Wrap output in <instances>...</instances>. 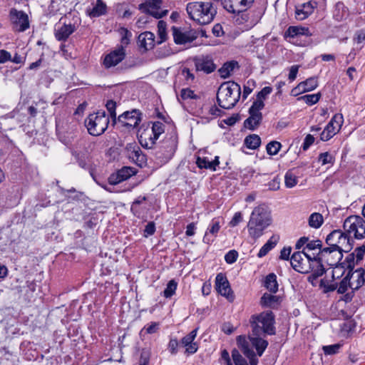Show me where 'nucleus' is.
I'll list each match as a JSON object with an SVG mask.
<instances>
[{
	"label": "nucleus",
	"instance_id": "1",
	"mask_svg": "<svg viewBox=\"0 0 365 365\" xmlns=\"http://www.w3.org/2000/svg\"><path fill=\"white\" fill-rule=\"evenodd\" d=\"M275 318L272 311L262 312L259 314H253L250 317V324L252 327V334L249 336V340L252 347L255 348L257 354L261 356L268 346V341L261 337L264 334L274 335L276 329L274 327Z\"/></svg>",
	"mask_w": 365,
	"mask_h": 365
},
{
	"label": "nucleus",
	"instance_id": "2",
	"mask_svg": "<svg viewBox=\"0 0 365 365\" xmlns=\"http://www.w3.org/2000/svg\"><path fill=\"white\" fill-rule=\"evenodd\" d=\"M291 265L298 272L307 274L312 272L314 279L322 276L325 269L317 260V256L312 257L307 252L302 250L295 252L291 257Z\"/></svg>",
	"mask_w": 365,
	"mask_h": 365
},
{
	"label": "nucleus",
	"instance_id": "3",
	"mask_svg": "<svg viewBox=\"0 0 365 365\" xmlns=\"http://www.w3.org/2000/svg\"><path fill=\"white\" fill-rule=\"evenodd\" d=\"M217 6L207 1H192L186 6L187 13L192 20L200 25L210 24L217 14Z\"/></svg>",
	"mask_w": 365,
	"mask_h": 365
},
{
	"label": "nucleus",
	"instance_id": "4",
	"mask_svg": "<svg viewBox=\"0 0 365 365\" xmlns=\"http://www.w3.org/2000/svg\"><path fill=\"white\" fill-rule=\"evenodd\" d=\"M271 222L270 212L267 208L264 206L256 207L252 212L247 224L250 236L253 239L259 238Z\"/></svg>",
	"mask_w": 365,
	"mask_h": 365
},
{
	"label": "nucleus",
	"instance_id": "5",
	"mask_svg": "<svg viewBox=\"0 0 365 365\" xmlns=\"http://www.w3.org/2000/svg\"><path fill=\"white\" fill-rule=\"evenodd\" d=\"M241 94V88L234 81L222 83L217 93L218 105L224 109H231L238 102Z\"/></svg>",
	"mask_w": 365,
	"mask_h": 365
},
{
	"label": "nucleus",
	"instance_id": "6",
	"mask_svg": "<svg viewBox=\"0 0 365 365\" xmlns=\"http://www.w3.org/2000/svg\"><path fill=\"white\" fill-rule=\"evenodd\" d=\"M109 118L103 110L90 114L85 120V125L89 134L93 136L102 135L107 129Z\"/></svg>",
	"mask_w": 365,
	"mask_h": 365
},
{
	"label": "nucleus",
	"instance_id": "7",
	"mask_svg": "<svg viewBox=\"0 0 365 365\" xmlns=\"http://www.w3.org/2000/svg\"><path fill=\"white\" fill-rule=\"evenodd\" d=\"M351 241L348 234L340 230H333L326 238V243L329 247L337 249L341 252H348L352 249Z\"/></svg>",
	"mask_w": 365,
	"mask_h": 365
},
{
	"label": "nucleus",
	"instance_id": "8",
	"mask_svg": "<svg viewBox=\"0 0 365 365\" xmlns=\"http://www.w3.org/2000/svg\"><path fill=\"white\" fill-rule=\"evenodd\" d=\"M344 231L356 239L365 237V220L360 216L351 215L347 217L343 225Z\"/></svg>",
	"mask_w": 365,
	"mask_h": 365
},
{
	"label": "nucleus",
	"instance_id": "9",
	"mask_svg": "<svg viewBox=\"0 0 365 365\" xmlns=\"http://www.w3.org/2000/svg\"><path fill=\"white\" fill-rule=\"evenodd\" d=\"M141 120L142 113L139 110L133 109L132 110L125 111L120 115L115 124L120 128L130 130L136 128Z\"/></svg>",
	"mask_w": 365,
	"mask_h": 365
},
{
	"label": "nucleus",
	"instance_id": "10",
	"mask_svg": "<svg viewBox=\"0 0 365 365\" xmlns=\"http://www.w3.org/2000/svg\"><path fill=\"white\" fill-rule=\"evenodd\" d=\"M317 260L324 267V263L330 267H334L341 260L343 255L339 250L329 247L319 250L316 255Z\"/></svg>",
	"mask_w": 365,
	"mask_h": 365
},
{
	"label": "nucleus",
	"instance_id": "11",
	"mask_svg": "<svg viewBox=\"0 0 365 365\" xmlns=\"http://www.w3.org/2000/svg\"><path fill=\"white\" fill-rule=\"evenodd\" d=\"M162 4L163 0H145L144 3L138 6V9L143 13L159 19L166 16L168 13L167 9H162Z\"/></svg>",
	"mask_w": 365,
	"mask_h": 365
},
{
	"label": "nucleus",
	"instance_id": "12",
	"mask_svg": "<svg viewBox=\"0 0 365 365\" xmlns=\"http://www.w3.org/2000/svg\"><path fill=\"white\" fill-rule=\"evenodd\" d=\"M344 122L342 114H335L320 134L322 141H327L335 135L340 130Z\"/></svg>",
	"mask_w": 365,
	"mask_h": 365
},
{
	"label": "nucleus",
	"instance_id": "13",
	"mask_svg": "<svg viewBox=\"0 0 365 365\" xmlns=\"http://www.w3.org/2000/svg\"><path fill=\"white\" fill-rule=\"evenodd\" d=\"M125 48L123 46H117L106 54L103 61V66L106 68H110L119 64L125 58Z\"/></svg>",
	"mask_w": 365,
	"mask_h": 365
},
{
	"label": "nucleus",
	"instance_id": "14",
	"mask_svg": "<svg viewBox=\"0 0 365 365\" xmlns=\"http://www.w3.org/2000/svg\"><path fill=\"white\" fill-rule=\"evenodd\" d=\"M225 9L230 13L246 11L250 7L254 0H220Z\"/></svg>",
	"mask_w": 365,
	"mask_h": 365
},
{
	"label": "nucleus",
	"instance_id": "15",
	"mask_svg": "<svg viewBox=\"0 0 365 365\" xmlns=\"http://www.w3.org/2000/svg\"><path fill=\"white\" fill-rule=\"evenodd\" d=\"M215 287L217 292L222 295L225 297L230 301L234 299V295L231 290L230 283L225 274L219 273L215 278Z\"/></svg>",
	"mask_w": 365,
	"mask_h": 365
},
{
	"label": "nucleus",
	"instance_id": "16",
	"mask_svg": "<svg viewBox=\"0 0 365 365\" xmlns=\"http://www.w3.org/2000/svg\"><path fill=\"white\" fill-rule=\"evenodd\" d=\"M237 344L242 353L249 359L250 365H257L258 359L257 354L250 347V342L245 336H238L237 337Z\"/></svg>",
	"mask_w": 365,
	"mask_h": 365
},
{
	"label": "nucleus",
	"instance_id": "17",
	"mask_svg": "<svg viewBox=\"0 0 365 365\" xmlns=\"http://www.w3.org/2000/svg\"><path fill=\"white\" fill-rule=\"evenodd\" d=\"M126 150L130 159L140 167H143L146 163V156L141 149L135 143H130L126 146Z\"/></svg>",
	"mask_w": 365,
	"mask_h": 365
},
{
	"label": "nucleus",
	"instance_id": "18",
	"mask_svg": "<svg viewBox=\"0 0 365 365\" xmlns=\"http://www.w3.org/2000/svg\"><path fill=\"white\" fill-rule=\"evenodd\" d=\"M154 135L150 125L145 128L141 127L138 130V138L140 145L146 148H152L156 142V139L153 138Z\"/></svg>",
	"mask_w": 365,
	"mask_h": 365
},
{
	"label": "nucleus",
	"instance_id": "19",
	"mask_svg": "<svg viewBox=\"0 0 365 365\" xmlns=\"http://www.w3.org/2000/svg\"><path fill=\"white\" fill-rule=\"evenodd\" d=\"M174 41L177 44H185L190 43L197 38L195 32L183 31L181 29L175 26L172 27Z\"/></svg>",
	"mask_w": 365,
	"mask_h": 365
},
{
	"label": "nucleus",
	"instance_id": "20",
	"mask_svg": "<svg viewBox=\"0 0 365 365\" xmlns=\"http://www.w3.org/2000/svg\"><path fill=\"white\" fill-rule=\"evenodd\" d=\"M194 61L196 70L203 71L205 73H210L217 68L212 57L209 56L196 58Z\"/></svg>",
	"mask_w": 365,
	"mask_h": 365
},
{
	"label": "nucleus",
	"instance_id": "21",
	"mask_svg": "<svg viewBox=\"0 0 365 365\" xmlns=\"http://www.w3.org/2000/svg\"><path fill=\"white\" fill-rule=\"evenodd\" d=\"M10 15L14 24L19 26V31H24L29 27L28 15L25 12L13 9L10 11Z\"/></svg>",
	"mask_w": 365,
	"mask_h": 365
},
{
	"label": "nucleus",
	"instance_id": "22",
	"mask_svg": "<svg viewBox=\"0 0 365 365\" xmlns=\"http://www.w3.org/2000/svg\"><path fill=\"white\" fill-rule=\"evenodd\" d=\"M220 227L221 225L220 221L218 220L213 219L205 233L202 239L203 242L207 245L212 244L217 237Z\"/></svg>",
	"mask_w": 365,
	"mask_h": 365
},
{
	"label": "nucleus",
	"instance_id": "23",
	"mask_svg": "<svg viewBox=\"0 0 365 365\" xmlns=\"http://www.w3.org/2000/svg\"><path fill=\"white\" fill-rule=\"evenodd\" d=\"M76 30V28L74 24H63L55 28L54 36L58 41H66Z\"/></svg>",
	"mask_w": 365,
	"mask_h": 365
},
{
	"label": "nucleus",
	"instance_id": "24",
	"mask_svg": "<svg viewBox=\"0 0 365 365\" xmlns=\"http://www.w3.org/2000/svg\"><path fill=\"white\" fill-rule=\"evenodd\" d=\"M316 4V2L309 1L297 6L295 11L296 19L300 21L307 19L312 14Z\"/></svg>",
	"mask_w": 365,
	"mask_h": 365
},
{
	"label": "nucleus",
	"instance_id": "25",
	"mask_svg": "<svg viewBox=\"0 0 365 365\" xmlns=\"http://www.w3.org/2000/svg\"><path fill=\"white\" fill-rule=\"evenodd\" d=\"M222 113V110L218 108L215 105L203 104V107L201 110L202 118L205 120V122H210L212 119L220 116Z\"/></svg>",
	"mask_w": 365,
	"mask_h": 365
},
{
	"label": "nucleus",
	"instance_id": "26",
	"mask_svg": "<svg viewBox=\"0 0 365 365\" xmlns=\"http://www.w3.org/2000/svg\"><path fill=\"white\" fill-rule=\"evenodd\" d=\"M155 36L152 32L145 31L138 36V43L140 48L145 51H148L153 48L155 45Z\"/></svg>",
	"mask_w": 365,
	"mask_h": 365
},
{
	"label": "nucleus",
	"instance_id": "27",
	"mask_svg": "<svg viewBox=\"0 0 365 365\" xmlns=\"http://www.w3.org/2000/svg\"><path fill=\"white\" fill-rule=\"evenodd\" d=\"M300 35L309 36L312 35V33L307 27L297 26H289L285 32L286 37L294 38Z\"/></svg>",
	"mask_w": 365,
	"mask_h": 365
},
{
	"label": "nucleus",
	"instance_id": "28",
	"mask_svg": "<svg viewBox=\"0 0 365 365\" xmlns=\"http://www.w3.org/2000/svg\"><path fill=\"white\" fill-rule=\"evenodd\" d=\"M278 236H272L259 250L257 254L258 257H264L272 249H273L276 246V245L278 242Z\"/></svg>",
	"mask_w": 365,
	"mask_h": 365
},
{
	"label": "nucleus",
	"instance_id": "29",
	"mask_svg": "<svg viewBox=\"0 0 365 365\" xmlns=\"http://www.w3.org/2000/svg\"><path fill=\"white\" fill-rule=\"evenodd\" d=\"M317 86V78L315 77H311L306 81L299 83L297 88L302 92H308L316 88Z\"/></svg>",
	"mask_w": 365,
	"mask_h": 365
},
{
	"label": "nucleus",
	"instance_id": "30",
	"mask_svg": "<svg viewBox=\"0 0 365 365\" xmlns=\"http://www.w3.org/2000/svg\"><path fill=\"white\" fill-rule=\"evenodd\" d=\"M196 163L200 168L210 169L212 170H215L216 167L220 163L218 157H215V159L212 161H209L206 158H197Z\"/></svg>",
	"mask_w": 365,
	"mask_h": 365
},
{
	"label": "nucleus",
	"instance_id": "31",
	"mask_svg": "<svg viewBox=\"0 0 365 365\" xmlns=\"http://www.w3.org/2000/svg\"><path fill=\"white\" fill-rule=\"evenodd\" d=\"M237 66L238 63L237 61L227 62L218 70V72L222 78H227Z\"/></svg>",
	"mask_w": 365,
	"mask_h": 365
},
{
	"label": "nucleus",
	"instance_id": "32",
	"mask_svg": "<svg viewBox=\"0 0 365 365\" xmlns=\"http://www.w3.org/2000/svg\"><path fill=\"white\" fill-rule=\"evenodd\" d=\"M106 12V5L103 0H97L96 5L88 12L91 17H98L105 14Z\"/></svg>",
	"mask_w": 365,
	"mask_h": 365
},
{
	"label": "nucleus",
	"instance_id": "33",
	"mask_svg": "<svg viewBox=\"0 0 365 365\" xmlns=\"http://www.w3.org/2000/svg\"><path fill=\"white\" fill-rule=\"evenodd\" d=\"M351 278L356 279V281H354L355 287H353V289H358L365 282V271L363 269H356L351 274Z\"/></svg>",
	"mask_w": 365,
	"mask_h": 365
},
{
	"label": "nucleus",
	"instance_id": "34",
	"mask_svg": "<svg viewBox=\"0 0 365 365\" xmlns=\"http://www.w3.org/2000/svg\"><path fill=\"white\" fill-rule=\"evenodd\" d=\"M324 222V217L319 212H313L308 218L309 226L312 228L318 229Z\"/></svg>",
	"mask_w": 365,
	"mask_h": 365
},
{
	"label": "nucleus",
	"instance_id": "35",
	"mask_svg": "<svg viewBox=\"0 0 365 365\" xmlns=\"http://www.w3.org/2000/svg\"><path fill=\"white\" fill-rule=\"evenodd\" d=\"M350 272L340 282L339 285H337V292L339 294H344L347 290L348 288H351L353 289V287L354 286V282L351 281Z\"/></svg>",
	"mask_w": 365,
	"mask_h": 365
},
{
	"label": "nucleus",
	"instance_id": "36",
	"mask_svg": "<svg viewBox=\"0 0 365 365\" xmlns=\"http://www.w3.org/2000/svg\"><path fill=\"white\" fill-rule=\"evenodd\" d=\"M262 120V115H250V117L245 120V127L254 130L259 126Z\"/></svg>",
	"mask_w": 365,
	"mask_h": 365
},
{
	"label": "nucleus",
	"instance_id": "37",
	"mask_svg": "<svg viewBox=\"0 0 365 365\" xmlns=\"http://www.w3.org/2000/svg\"><path fill=\"white\" fill-rule=\"evenodd\" d=\"M277 296L265 293L261 297L260 304L264 307H274L277 304Z\"/></svg>",
	"mask_w": 365,
	"mask_h": 365
},
{
	"label": "nucleus",
	"instance_id": "38",
	"mask_svg": "<svg viewBox=\"0 0 365 365\" xmlns=\"http://www.w3.org/2000/svg\"><path fill=\"white\" fill-rule=\"evenodd\" d=\"M261 143L260 138L255 134L250 135L245 139V145L250 149L255 150L257 148Z\"/></svg>",
	"mask_w": 365,
	"mask_h": 365
},
{
	"label": "nucleus",
	"instance_id": "39",
	"mask_svg": "<svg viewBox=\"0 0 365 365\" xmlns=\"http://www.w3.org/2000/svg\"><path fill=\"white\" fill-rule=\"evenodd\" d=\"M265 287L271 292L275 293L278 290L277 277L274 274L272 273L267 276L265 279Z\"/></svg>",
	"mask_w": 365,
	"mask_h": 365
},
{
	"label": "nucleus",
	"instance_id": "40",
	"mask_svg": "<svg viewBox=\"0 0 365 365\" xmlns=\"http://www.w3.org/2000/svg\"><path fill=\"white\" fill-rule=\"evenodd\" d=\"M76 159L80 167L86 170H90L91 157L88 154L78 153Z\"/></svg>",
	"mask_w": 365,
	"mask_h": 365
},
{
	"label": "nucleus",
	"instance_id": "41",
	"mask_svg": "<svg viewBox=\"0 0 365 365\" xmlns=\"http://www.w3.org/2000/svg\"><path fill=\"white\" fill-rule=\"evenodd\" d=\"M119 33L121 35L120 45L119 46H123L125 48L126 46L130 43V38L132 36V34L125 28H120Z\"/></svg>",
	"mask_w": 365,
	"mask_h": 365
},
{
	"label": "nucleus",
	"instance_id": "42",
	"mask_svg": "<svg viewBox=\"0 0 365 365\" xmlns=\"http://www.w3.org/2000/svg\"><path fill=\"white\" fill-rule=\"evenodd\" d=\"M298 182L297 177L292 173V171L289 170L286 173L284 176V183L287 187L292 188L294 187Z\"/></svg>",
	"mask_w": 365,
	"mask_h": 365
},
{
	"label": "nucleus",
	"instance_id": "43",
	"mask_svg": "<svg viewBox=\"0 0 365 365\" xmlns=\"http://www.w3.org/2000/svg\"><path fill=\"white\" fill-rule=\"evenodd\" d=\"M153 134V138L158 140L159 136L165 131V125L159 121H156L153 123L152 126H150Z\"/></svg>",
	"mask_w": 365,
	"mask_h": 365
},
{
	"label": "nucleus",
	"instance_id": "44",
	"mask_svg": "<svg viewBox=\"0 0 365 365\" xmlns=\"http://www.w3.org/2000/svg\"><path fill=\"white\" fill-rule=\"evenodd\" d=\"M178 283L175 282V280L172 279L169 281V282L167 284L166 288L163 291V296L165 298H170L172 296H173L175 293V291L177 289Z\"/></svg>",
	"mask_w": 365,
	"mask_h": 365
},
{
	"label": "nucleus",
	"instance_id": "45",
	"mask_svg": "<svg viewBox=\"0 0 365 365\" xmlns=\"http://www.w3.org/2000/svg\"><path fill=\"white\" fill-rule=\"evenodd\" d=\"M118 175L122 181H124L131 176L135 174V170L134 168L130 167H123L119 170H118Z\"/></svg>",
	"mask_w": 365,
	"mask_h": 365
},
{
	"label": "nucleus",
	"instance_id": "46",
	"mask_svg": "<svg viewBox=\"0 0 365 365\" xmlns=\"http://www.w3.org/2000/svg\"><path fill=\"white\" fill-rule=\"evenodd\" d=\"M166 23L163 20L159 21L158 23V34L159 38L160 39L158 43H161L166 40Z\"/></svg>",
	"mask_w": 365,
	"mask_h": 365
},
{
	"label": "nucleus",
	"instance_id": "47",
	"mask_svg": "<svg viewBox=\"0 0 365 365\" xmlns=\"http://www.w3.org/2000/svg\"><path fill=\"white\" fill-rule=\"evenodd\" d=\"M321 98L319 93L315 94L304 95L299 98V100L304 101L308 105H314L317 103Z\"/></svg>",
	"mask_w": 365,
	"mask_h": 365
},
{
	"label": "nucleus",
	"instance_id": "48",
	"mask_svg": "<svg viewBox=\"0 0 365 365\" xmlns=\"http://www.w3.org/2000/svg\"><path fill=\"white\" fill-rule=\"evenodd\" d=\"M282 147V145L278 141H271L267 145V152L269 155H274L278 153L280 148Z\"/></svg>",
	"mask_w": 365,
	"mask_h": 365
},
{
	"label": "nucleus",
	"instance_id": "49",
	"mask_svg": "<svg viewBox=\"0 0 365 365\" xmlns=\"http://www.w3.org/2000/svg\"><path fill=\"white\" fill-rule=\"evenodd\" d=\"M106 107L108 111L109 112L110 116L112 119L113 124L116 123L117 118H116V113H115L116 103L112 100H109L107 101V103L106 104Z\"/></svg>",
	"mask_w": 365,
	"mask_h": 365
},
{
	"label": "nucleus",
	"instance_id": "50",
	"mask_svg": "<svg viewBox=\"0 0 365 365\" xmlns=\"http://www.w3.org/2000/svg\"><path fill=\"white\" fill-rule=\"evenodd\" d=\"M180 97L183 100L195 99L197 100L200 98V96L190 88H183L180 91Z\"/></svg>",
	"mask_w": 365,
	"mask_h": 365
},
{
	"label": "nucleus",
	"instance_id": "51",
	"mask_svg": "<svg viewBox=\"0 0 365 365\" xmlns=\"http://www.w3.org/2000/svg\"><path fill=\"white\" fill-rule=\"evenodd\" d=\"M318 160L322 165L326 164H334V158L329 152H325L319 154Z\"/></svg>",
	"mask_w": 365,
	"mask_h": 365
},
{
	"label": "nucleus",
	"instance_id": "52",
	"mask_svg": "<svg viewBox=\"0 0 365 365\" xmlns=\"http://www.w3.org/2000/svg\"><path fill=\"white\" fill-rule=\"evenodd\" d=\"M232 358L235 365H248L245 359H244L237 349L232 351Z\"/></svg>",
	"mask_w": 365,
	"mask_h": 365
},
{
	"label": "nucleus",
	"instance_id": "53",
	"mask_svg": "<svg viewBox=\"0 0 365 365\" xmlns=\"http://www.w3.org/2000/svg\"><path fill=\"white\" fill-rule=\"evenodd\" d=\"M235 21L237 24L241 25L247 22L250 19V14L246 11L236 12Z\"/></svg>",
	"mask_w": 365,
	"mask_h": 365
},
{
	"label": "nucleus",
	"instance_id": "54",
	"mask_svg": "<svg viewBox=\"0 0 365 365\" xmlns=\"http://www.w3.org/2000/svg\"><path fill=\"white\" fill-rule=\"evenodd\" d=\"M264 107V103L253 102L252 105L249 109L250 115H262L261 110Z\"/></svg>",
	"mask_w": 365,
	"mask_h": 365
},
{
	"label": "nucleus",
	"instance_id": "55",
	"mask_svg": "<svg viewBox=\"0 0 365 365\" xmlns=\"http://www.w3.org/2000/svg\"><path fill=\"white\" fill-rule=\"evenodd\" d=\"M354 259H355L354 253L349 254L346 257L345 261L343 262H341V264L344 265V267L349 269V272H351L355 266Z\"/></svg>",
	"mask_w": 365,
	"mask_h": 365
},
{
	"label": "nucleus",
	"instance_id": "56",
	"mask_svg": "<svg viewBox=\"0 0 365 365\" xmlns=\"http://www.w3.org/2000/svg\"><path fill=\"white\" fill-rule=\"evenodd\" d=\"M272 88L269 86L263 88L257 95V98L254 102L264 103V100L271 93Z\"/></svg>",
	"mask_w": 365,
	"mask_h": 365
},
{
	"label": "nucleus",
	"instance_id": "57",
	"mask_svg": "<svg viewBox=\"0 0 365 365\" xmlns=\"http://www.w3.org/2000/svg\"><path fill=\"white\" fill-rule=\"evenodd\" d=\"M197 329H193L187 335L185 336L181 339V344L185 346L190 344H192L197 336Z\"/></svg>",
	"mask_w": 365,
	"mask_h": 365
},
{
	"label": "nucleus",
	"instance_id": "58",
	"mask_svg": "<svg viewBox=\"0 0 365 365\" xmlns=\"http://www.w3.org/2000/svg\"><path fill=\"white\" fill-rule=\"evenodd\" d=\"M322 246V242L319 240H311L308 241L307 245L304 247L303 250L306 251H311V250H315L317 249L321 250V247Z\"/></svg>",
	"mask_w": 365,
	"mask_h": 365
},
{
	"label": "nucleus",
	"instance_id": "59",
	"mask_svg": "<svg viewBox=\"0 0 365 365\" xmlns=\"http://www.w3.org/2000/svg\"><path fill=\"white\" fill-rule=\"evenodd\" d=\"M334 269L332 270V279L334 280L335 279H338L340 277H341L344 273V265H341V263L336 264V265H334Z\"/></svg>",
	"mask_w": 365,
	"mask_h": 365
},
{
	"label": "nucleus",
	"instance_id": "60",
	"mask_svg": "<svg viewBox=\"0 0 365 365\" xmlns=\"http://www.w3.org/2000/svg\"><path fill=\"white\" fill-rule=\"evenodd\" d=\"M320 286L324 288V292H333L337 289L336 283H329L327 279H322Z\"/></svg>",
	"mask_w": 365,
	"mask_h": 365
},
{
	"label": "nucleus",
	"instance_id": "61",
	"mask_svg": "<svg viewBox=\"0 0 365 365\" xmlns=\"http://www.w3.org/2000/svg\"><path fill=\"white\" fill-rule=\"evenodd\" d=\"M238 257V252L235 250L229 251L225 256V260L228 264H232L235 262Z\"/></svg>",
	"mask_w": 365,
	"mask_h": 365
},
{
	"label": "nucleus",
	"instance_id": "62",
	"mask_svg": "<svg viewBox=\"0 0 365 365\" xmlns=\"http://www.w3.org/2000/svg\"><path fill=\"white\" fill-rule=\"evenodd\" d=\"M340 347V344H335L329 346H324L322 349L325 354L331 355L337 353Z\"/></svg>",
	"mask_w": 365,
	"mask_h": 365
},
{
	"label": "nucleus",
	"instance_id": "63",
	"mask_svg": "<svg viewBox=\"0 0 365 365\" xmlns=\"http://www.w3.org/2000/svg\"><path fill=\"white\" fill-rule=\"evenodd\" d=\"M155 231V225L153 222H148L144 230V236L148 237L153 235Z\"/></svg>",
	"mask_w": 365,
	"mask_h": 365
},
{
	"label": "nucleus",
	"instance_id": "64",
	"mask_svg": "<svg viewBox=\"0 0 365 365\" xmlns=\"http://www.w3.org/2000/svg\"><path fill=\"white\" fill-rule=\"evenodd\" d=\"M182 75L185 80L187 82H192L195 80V76L191 71L187 68H184L182 70Z\"/></svg>",
	"mask_w": 365,
	"mask_h": 365
}]
</instances>
